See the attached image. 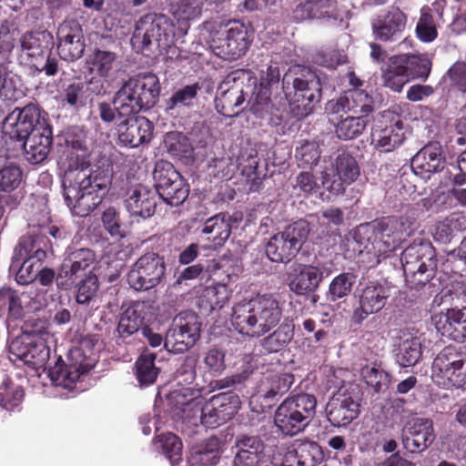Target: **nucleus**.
Returning <instances> with one entry per match:
<instances>
[{
	"label": "nucleus",
	"instance_id": "69168bd1",
	"mask_svg": "<svg viewBox=\"0 0 466 466\" xmlns=\"http://www.w3.org/2000/svg\"><path fill=\"white\" fill-rule=\"evenodd\" d=\"M361 376L367 385L371 387L376 392L382 390L390 382L389 374L375 366L362 368Z\"/></svg>",
	"mask_w": 466,
	"mask_h": 466
},
{
	"label": "nucleus",
	"instance_id": "ddd939ff",
	"mask_svg": "<svg viewBox=\"0 0 466 466\" xmlns=\"http://www.w3.org/2000/svg\"><path fill=\"white\" fill-rule=\"evenodd\" d=\"M360 175L357 160L349 153L339 154L329 167L321 173L323 187L334 196H341L346 187L354 183Z\"/></svg>",
	"mask_w": 466,
	"mask_h": 466
},
{
	"label": "nucleus",
	"instance_id": "4468645a",
	"mask_svg": "<svg viewBox=\"0 0 466 466\" xmlns=\"http://www.w3.org/2000/svg\"><path fill=\"white\" fill-rule=\"evenodd\" d=\"M57 229L46 228L44 227L32 226L26 234L22 236L14 248L11 261V268L19 266L22 259L35 260L43 262L49 250V240L47 233L56 237Z\"/></svg>",
	"mask_w": 466,
	"mask_h": 466
},
{
	"label": "nucleus",
	"instance_id": "a19ab883",
	"mask_svg": "<svg viewBox=\"0 0 466 466\" xmlns=\"http://www.w3.org/2000/svg\"><path fill=\"white\" fill-rule=\"evenodd\" d=\"M200 89L198 83L177 88L167 100V110L178 114L184 108L192 107Z\"/></svg>",
	"mask_w": 466,
	"mask_h": 466
},
{
	"label": "nucleus",
	"instance_id": "f257e3e1",
	"mask_svg": "<svg viewBox=\"0 0 466 466\" xmlns=\"http://www.w3.org/2000/svg\"><path fill=\"white\" fill-rule=\"evenodd\" d=\"M72 135L66 140V157L61 160L65 167L63 195L75 215L86 217L101 204L111 183V174L108 168H89L83 131L76 129Z\"/></svg>",
	"mask_w": 466,
	"mask_h": 466
},
{
	"label": "nucleus",
	"instance_id": "c85d7f7f",
	"mask_svg": "<svg viewBox=\"0 0 466 466\" xmlns=\"http://www.w3.org/2000/svg\"><path fill=\"white\" fill-rule=\"evenodd\" d=\"M152 307L145 301H136L127 306L120 315L117 332L121 338H127L137 332L144 323L150 321Z\"/></svg>",
	"mask_w": 466,
	"mask_h": 466
},
{
	"label": "nucleus",
	"instance_id": "680f3d73",
	"mask_svg": "<svg viewBox=\"0 0 466 466\" xmlns=\"http://www.w3.org/2000/svg\"><path fill=\"white\" fill-rule=\"evenodd\" d=\"M418 37L423 42H431L437 37L436 24L431 13V8L424 6L420 10V17L416 26Z\"/></svg>",
	"mask_w": 466,
	"mask_h": 466
},
{
	"label": "nucleus",
	"instance_id": "603ef678",
	"mask_svg": "<svg viewBox=\"0 0 466 466\" xmlns=\"http://www.w3.org/2000/svg\"><path fill=\"white\" fill-rule=\"evenodd\" d=\"M155 354L145 352L136 362L137 378L141 385L152 384L157 377V369L155 366Z\"/></svg>",
	"mask_w": 466,
	"mask_h": 466
},
{
	"label": "nucleus",
	"instance_id": "c03bdc74",
	"mask_svg": "<svg viewBox=\"0 0 466 466\" xmlns=\"http://www.w3.org/2000/svg\"><path fill=\"white\" fill-rule=\"evenodd\" d=\"M409 79L427 78L431 68V62L427 56L399 55Z\"/></svg>",
	"mask_w": 466,
	"mask_h": 466
},
{
	"label": "nucleus",
	"instance_id": "6e6552de",
	"mask_svg": "<svg viewBox=\"0 0 466 466\" xmlns=\"http://www.w3.org/2000/svg\"><path fill=\"white\" fill-rule=\"evenodd\" d=\"M174 36V25L167 15L147 14L137 22L131 42L141 52H155L168 48Z\"/></svg>",
	"mask_w": 466,
	"mask_h": 466
},
{
	"label": "nucleus",
	"instance_id": "4c0bfd02",
	"mask_svg": "<svg viewBox=\"0 0 466 466\" xmlns=\"http://www.w3.org/2000/svg\"><path fill=\"white\" fill-rule=\"evenodd\" d=\"M88 370V365L78 362H72L65 366L59 358L53 367H49L48 375L54 384L67 389L71 388L72 384L76 382L80 376L86 373Z\"/></svg>",
	"mask_w": 466,
	"mask_h": 466
},
{
	"label": "nucleus",
	"instance_id": "de8ad7c7",
	"mask_svg": "<svg viewBox=\"0 0 466 466\" xmlns=\"http://www.w3.org/2000/svg\"><path fill=\"white\" fill-rule=\"evenodd\" d=\"M346 106L350 113L363 116L372 111V98L365 91L352 89L345 93Z\"/></svg>",
	"mask_w": 466,
	"mask_h": 466
},
{
	"label": "nucleus",
	"instance_id": "423d86ee",
	"mask_svg": "<svg viewBox=\"0 0 466 466\" xmlns=\"http://www.w3.org/2000/svg\"><path fill=\"white\" fill-rule=\"evenodd\" d=\"M405 279L412 289H420L433 279L437 270L435 250L429 240L415 239L400 257Z\"/></svg>",
	"mask_w": 466,
	"mask_h": 466
},
{
	"label": "nucleus",
	"instance_id": "7ed1b4c3",
	"mask_svg": "<svg viewBox=\"0 0 466 466\" xmlns=\"http://www.w3.org/2000/svg\"><path fill=\"white\" fill-rule=\"evenodd\" d=\"M281 315L278 300L262 295L237 303L232 308L230 321L238 333L258 338L276 327Z\"/></svg>",
	"mask_w": 466,
	"mask_h": 466
},
{
	"label": "nucleus",
	"instance_id": "412c9836",
	"mask_svg": "<svg viewBox=\"0 0 466 466\" xmlns=\"http://www.w3.org/2000/svg\"><path fill=\"white\" fill-rule=\"evenodd\" d=\"M95 262V254L88 248L71 250L64 258L56 278L57 285L64 289H70L76 279Z\"/></svg>",
	"mask_w": 466,
	"mask_h": 466
},
{
	"label": "nucleus",
	"instance_id": "3c124183",
	"mask_svg": "<svg viewBox=\"0 0 466 466\" xmlns=\"http://www.w3.org/2000/svg\"><path fill=\"white\" fill-rule=\"evenodd\" d=\"M295 447L299 456V466H316L322 461L323 453L320 446L311 441H296Z\"/></svg>",
	"mask_w": 466,
	"mask_h": 466
},
{
	"label": "nucleus",
	"instance_id": "c9c22d12",
	"mask_svg": "<svg viewBox=\"0 0 466 466\" xmlns=\"http://www.w3.org/2000/svg\"><path fill=\"white\" fill-rule=\"evenodd\" d=\"M295 275L289 281V289L298 295L315 291L323 279V273L313 266L299 265L294 268Z\"/></svg>",
	"mask_w": 466,
	"mask_h": 466
},
{
	"label": "nucleus",
	"instance_id": "39448f33",
	"mask_svg": "<svg viewBox=\"0 0 466 466\" xmlns=\"http://www.w3.org/2000/svg\"><path fill=\"white\" fill-rule=\"evenodd\" d=\"M160 94V84L154 74L131 77L115 94L113 105L119 119L133 116L153 107Z\"/></svg>",
	"mask_w": 466,
	"mask_h": 466
},
{
	"label": "nucleus",
	"instance_id": "8fccbe9b",
	"mask_svg": "<svg viewBox=\"0 0 466 466\" xmlns=\"http://www.w3.org/2000/svg\"><path fill=\"white\" fill-rule=\"evenodd\" d=\"M293 383V376L288 373L272 376L267 379L259 388V393L265 399H273L286 393Z\"/></svg>",
	"mask_w": 466,
	"mask_h": 466
},
{
	"label": "nucleus",
	"instance_id": "0eeeda50",
	"mask_svg": "<svg viewBox=\"0 0 466 466\" xmlns=\"http://www.w3.org/2000/svg\"><path fill=\"white\" fill-rule=\"evenodd\" d=\"M317 400L308 393L287 398L276 410L274 422L285 435H296L303 431L316 414Z\"/></svg>",
	"mask_w": 466,
	"mask_h": 466
},
{
	"label": "nucleus",
	"instance_id": "9d476101",
	"mask_svg": "<svg viewBox=\"0 0 466 466\" xmlns=\"http://www.w3.org/2000/svg\"><path fill=\"white\" fill-rule=\"evenodd\" d=\"M309 233V223L299 220L270 238L266 254L273 262H289L301 248Z\"/></svg>",
	"mask_w": 466,
	"mask_h": 466
},
{
	"label": "nucleus",
	"instance_id": "a211bd4d",
	"mask_svg": "<svg viewBox=\"0 0 466 466\" xmlns=\"http://www.w3.org/2000/svg\"><path fill=\"white\" fill-rule=\"evenodd\" d=\"M246 76L243 71H236L228 74L218 87L215 98L217 111L227 117H233L238 115V109L245 101V95L242 87L237 84L240 76Z\"/></svg>",
	"mask_w": 466,
	"mask_h": 466
},
{
	"label": "nucleus",
	"instance_id": "473e14b6",
	"mask_svg": "<svg viewBox=\"0 0 466 466\" xmlns=\"http://www.w3.org/2000/svg\"><path fill=\"white\" fill-rule=\"evenodd\" d=\"M435 328L442 336L455 341L466 339V306L461 309H451L446 313L435 315Z\"/></svg>",
	"mask_w": 466,
	"mask_h": 466
},
{
	"label": "nucleus",
	"instance_id": "ea45409f",
	"mask_svg": "<svg viewBox=\"0 0 466 466\" xmlns=\"http://www.w3.org/2000/svg\"><path fill=\"white\" fill-rule=\"evenodd\" d=\"M220 442L210 438L203 444L193 449L189 463L191 466H214L219 461Z\"/></svg>",
	"mask_w": 466,
	"mask_h": 466
},
{
	"label": "nucleus",
	"instance_id": "a18cd8bd",
	"mask_svg": "<svg viewBox=\"0 0 466 466\" xmlns=\"http://www.w3.org/2000/svg\"><path fill=\"white\" fill-rule=\"evenodd\" d=\"M170 12L179 21H190L201 15L203 0H167Z\"/></svg>",
	"mask_w": 466,
	"mask_h": 466
},
{
	"label": "nucleus",
	"instance_id": "f03ea898",
	"mask_svg": "<svg viewBox=\"0 0 466 466\" xmlns=\"http://www.w3.org/2000/svg\"><path fill=\"white\" fill-rule=\"evenodd\" d=\"M415 225L416 219L410 215L360 225L356 232L360 260L369 268L375 267L411 234Z\"/></svg>",
	"mask_w": 466,
	"mask_h": 466
},
{
	"label": "nucleus",
	"instance_id": "6ab92c4d",
	"mask_svg": "<svg viewBox=\"0 0 466 466\" xmlns=\"http://www.w3.org/2000/svg\"><path fill=\"white\" fill-rule=\"evenodd\" d=\"M46 123L41 116L39 108L33 104L22 108L16 107L5 118L3 129L11 138L24 140L36 126Z\"/></svg>",
	"mask_w": 466,
	"mask_h": 466
},
{
	"label": "nucleus",
	"instance_id": "f3484780",
	"mask_svg": "<svg viewBox=\"0 0 466 466\" xmlns=\"http://www.w3.org/2000/svg\"><path fill=\"white\" fill-rule=\"evenodd\" d=\"M57 53L61 59L75 61L86 49L82 25L76 19H65L56 30Z\"/></svg>",
	"mask_w": 466,
	"mask_h": 466
},
{
	"label": "nucleus",
	"instance_id": "5701e85b",
	"mask_svg": "<svg viewBox=\"0 0 466 466\" xmlns=\"http://www.w3.org/2000/svg\"><path fill=\"white\" fill-rule=\"evenodd\" d=\"M406 23V15L398 7H390L372 18V35L380 42L397 41L400 38Z\"/></svg>",
	"mask_w": 466,
	"mask_h": 466
},
{
	"label": "nucleus",
	"instance_id": "cd10ccee",
	"mask_svg": "<svg viewBox=\"0 0 466 466\" xmlns=\"http://www.w3.org/2000/svg\"><path fill=\"white\" fill-rule=\"evenodd\" d=\"M389 296L390 289L386 285L379 282H370L360 294V307L353 313L356 321L361 322L369 315L382 309Z\"/></svg>",
	"mask_w": 466,
	"mask_h": 466
},
{
	"label": "nucleus",
	"instance_id": "f8f14e48",
	"mask_svg": "<svg viewBox=\"0 0 466 466\" xmlns=\"http://www.w3.org/2000/svg\"><path fill=\"white\" fill-rule=\"evenodd\" d=\"M201 324L191 311L177 314L167 331L164 346L167 351L183 353L192 348L200 336Z\"/></svg>",
	"mask_w": 466,
	"mask_h": 466
},
{
	"label": "nucleus",
	"instance_id": "393cba45",
	"mask_svg": "<svg viewBox=\"0 0 466 466\" xmlns=\"http://www.w3.org/2000/svg\"><path fill=\"white\" fill-rule=\"evenodd\" d=\"M117 124L118 140L124 146L137 147L152 138L153 125L145 116H122Z\"/></svg>",
	"mask_w": 466,
	"mask_h": 466
},
{
	"label": "nucleus",
	"instance_id": "37998d69",
	"mask_svg": "<svg viewBox=\"0 0 466 466\" xmlns=\"http://www.w3.org/2000/svg\"><path fill=\"white\" fill-rule=\"evenodd\" d=\"M116 56L115 53L105 50H96L86 60V72L89 75L108 76L113 69Z\"/></svg>",
	"mask_w": 466,
	"mask_h": 466
},
{
	"label": "nucleus",
	"instance_id": "e433bc0d",
	"mask_svg": "<svg viewBox=\"0 0 466 466\" xmlns=\"http://www.w3.org/2000/svg\"><path fill=\"white\" fill-rule=\"evenodd\" d=\"M237 221L228 213H218L208 218L201 232L208 236V239L214 242L215 246H222L229 238L233 223Z\"/></svg>",
	"mask_w": 466,
	"mask_h": 466
},
{
	"label": "nucleus",
	"instance_id": "dca6fc26",
	"mask_svg": "<svg viewBox=\"0 0 466 466\" xmlns=\"http://www.w3.org/2000/svg\"><path fill=\"white\" fill-rule=\"evenodd\" d=\"M163 258L156 253L141 256L127 273V282L136 290H147L156 287L165 274Z\"/></svg>",
	"mask_w": 466,
	"mask_h": 466
},
{
	"label": "nucleus",
	"instance_id": "20e7f679",
	"mask_svg": "<svg viewBox=\"0 0 466 466\" xmlns=\"http://www.w3.org/2000/svg\"><path fill=\"white\" fill-rule=\"evenodd\" d=\"M200 34L214 54L226 60L240 57L250 46L246 26L237 21H206L201 25Z\"/></svg>",
	"mask_w": 466,
	"mask_h": 466
},
{
	"label": "nucleus",
	"instance_id": "58836bf2",
	"mask_svg": "<svg viewBox=\"0 0 466 466\" xmlns=\"http://www.w3.org/2000/svg\"><path fill=\"white\" fill-rule=\"evenodd\" d=\"M53 341V335L48 332H44L39 336L33 335V343L26 360V364L35 369L46 368L50 358V344Z\"/></svg>",
	"mask_w": 466,
	"mask_h": 466
},
{
	"label": "nucleus",
	"instance_id": "4d7b16f0",
	"mask_svg": "<svg viewBox=\"0 0 466 466\" xmlns=\"http://www.w3.org/2000/svg\"><path fill=\"white\" fill-rule=\"evenodd\" d=\"M292 337L291 328L289 325H282L265 338L261 345L268 352H278L291 340Z\"/></svg>",
	"mask_w": 466,
	"mask_h": 466
},
{
	"label": "nucleus",
	"instance_id": "bf43d9fd",
	"mask_svg": "<svg viewBox=\"0 0 466 466\" xmlns=\"http://www.w3.org/2000/svg\"><path fill=\"white\" fill-rule=\"evenodd\" d=\"M354 282L355 276L351 273H341L335 277L329 287V299L336 301L347 297L351 292Z\"/></svg>",
	"mask_w": 466,
	"mask_h": 466
},
{
	"label": "nucleus",
	"instance_id": "f704fd0d",
	"mask_svg": "<svg viewBox=\"0 0 466 466\" xmlns=\"http://www.w3.org/2000/svg\"><path fill=\"white\" fill-rule=\"evenodd\" d=\"M395 344V360L400 367L414 366L421 358V342L416 332L400 329Z\"/></svg>",
	"mask_w": 466,
	"mask_h": 466
},
{
	"label": "nucleus",
	"instance_id": "4be33fe9",
	"mask_svg": "<svg viewBox=\"0 0 466 466\" xmlns=\"http://www.w3.org/2000/svg\"><path fill=\"white\" fill-rule=\"evenodd\" d=\"M240 408V400L232 392L212 396L204 404V425L215 428L231 419Z\"/></svg>",
	"mask_w": 466,
	"mask_h": 466
},
{
	"label": "nucleus",
	"instance_id": "13d9d810",
	"mask_svg": "<svg viewBox=\"0 0 466 466\" xmlns=\"http://www.w3.org/2000/svg\"><path fill=\"white\" fill-rule=\"evenodd\" d=\"M182 178L181 175L168 162H160L156 165L154 179L156 181V191L165 189L174 185Z\"/></svg>",
	"mask_w": 466,
	"mask_h": 466
},
{
	"label": "nucleus",
	"instance_id": "1a4fd4ad",
	"mask_svg": "<svg viewBox=\"0 0 466 466\" xmlns=\"http://www.w3.org/2000/svg\"><path fill=\"white\" fill-rule=\"evenodd\" d=\"M292 81V89L287 87L286 98L289 113L296 118H303L312 113L321 96L319 76L309 68H299Z\"/></svg>",
	"mask_w": 466,
	"mask_h": 466
},
{
	"label": "nucleus",
	"instance_id": "864d4df0",
	"mask_svg": "<svg viewBox=\"0 0 466 466\" xmlns=\"http://www.w3.org/2000/svg\"><path fill=\"white\" fill-rule=\"evenodd\" d=\"M270 87L259 83L255 85L254 90L248 99L250 109L259 116H263L264 113H272V107L270 102Z\"/></svg>",
	"mask_w": 466,
	"mask_h": 466
},
{
	"label": "nucleus",
	"instance_id": "09e8293b",
	"mask_svg": "<svg viewBox=\"0 0 466 466\" xmlns=\"http://www.w3.org/2000/svg\"><path fill=\"white\" fill-rule=\"evenodd\" d=\"M313 14L316 19H328L341 22L347 11L338 6L336 0H311Z\"/></svg>",
	"mask_w": 466,
	"mask_h": 466
},
{
	"label": "nucleus",
	"instance_id": "e2e57ef3",
	"mask_svg": "<svg viewBox=\"0 0 466 466\" xmlns=\"http://www.w3.org/2000/svg\"><path fill=\"white\" fill-rule=\"evenodd\" d=\"M62 101L74 108L86 106L87 95L85 92V85L81 82L67 85L61 93Z\"/></svg>",
	"mask_w": 466,
	"mask_h": 466
},
{
	"label": "nucleus",
	"instance_id": "5fc2aeb1",
	"mask_svg": "<svg viewBox=\"0 0 466 466\" xmlns=\"http://www.w3.org/2000/svg\"><path fill=\"white\" fill-rule=\"evenodd\" d=\"M157 198H161L167 204L177 207L185 202L189 194L188 185L182 177L167 188L157 191Z\"/></svg>",
	"mask_w": 466,
	"mask_h": 466
},
{
	"label": "nucleus",
	"instance_id": "bb28decb",
	"mask_svg": "<svg viewBox=\"0 0 466 466\" xmlns=\"http://www.w3.org/2000/svg\"><path fill=\"white\" fill-rule=\"evenodd\" d=\"M234 466H262L267 461L266 447L258 436H240L233 447Z\"/></svg>",
	"mask_w": 466,
	"mask_h": 466
},
{
	"label": "nucleus",
	"instance_id": "7c9ffc66",
	"mask_svg": "<svg viewBox=\"0 0 466 466\" xmlns=\"http://www.w3.org/2000/svg\"><path fill=\"white\" fill-rule=\"evenodd\" d=\"M52 131L46 123L36 126L34 132L25 138L23 147L25 159L31 164L43 162L50 152Z\"/></svg>",
	"mask_w": 466,
	"mask_h": 466
},
{
	"label": "nucleus",
	"instance_id": "774afa93",
	"mask_svg": "<svg viewBox=\"0 0 466 466\" xmlns=\"http://www.w3.org/2000/svg\"><path fill=\"white\" fill-rule=\"evenodd\" d=\"M99 288L98 279L95 275H89L83 279L78 287L76 294V302L86 304L90 302L96 295Z\"/></svg>",
	"mask_w": 466,
	"mask_h": 466
},
{
	"label": "nucleus",
	"instance_id": "79ce46f5",
	"mask_svg": "<svg viewBox=\"0 0 466 466\" xmlns=\"http://www.w3.org/2000/svg\"><path fill=\"white\" fill-rule=\"evenodd\" d=\"M401 61L397 56L389 59L387 67L382 70L383 85L395 92H400L406 83L410 81Z\"/></svg>",
	"mask_w": 466,
	"mask_h": 466
},
{
	"label": "nucleus",
	"instance_id": "338daca9",
	"mask_svg": "<svg viewBox=\"0 0 466 466\" xmlns=\"http://www.w3.org/2000/svg\"><path fill=\"white\" fill-rule=\"evenodd\" d=\"M40 266L41 262L30 259H22V261L19 262V266L11 268L16 271L15 279L17 283L21 285H27L32 283L37 278V272L39 271Z\"/></svg>",
	"mask_w": 466,
	"mask_h": 466
},
{
	"label": "nucleus",
	"instance_id": "0e129e2a",
	"mask_svg": "<svg viewBox=\"0 0 466 466\" xmlns=\"http://www.w3.org/2000/svg\"><path fill=\"white\" fill-rule=\"evenodd\" d=\"M320 157V151L316 142L306 141L297 147L296 158L301 167H311L315 166Z\"/></svg>",
	"mask_w": 466,
	"mask_h": 466
},
{
	"label": "nucleus",
	"instance_id": "c756f323",
	"mask_svg": "<svg viewBox=\"0 0 466 466\" xmlns=\"http://www.w3.org/2000/svg\"><path fill=\"white\" fill-rule=\"evenodd\" d=\"M52 44L53 35L46 30L25 33L20 39V56L34 66L49 53Z\"/></svg>",
	"mask_w": 466,
	"mask_h": 466
},
{
	"label": "nucleus",
	"instance_id": "72a5a7b5",
	"mask_svg": "<svg viewBox=\"0 0 466 466\" xmlns=\"http://www.w3.org/2000/svg\"><path fill=\"white\" fill-rule=\"evenodd\" d=\"M444 167L441 146L431 142L423 147L411 159V168L423 177L441 171Z\"/></svg>",
	"mask_w": 466,
	"mask_h": 466
},
{
	"label": "nucleus",
	"instance_id": "a878e982",
	"mask_svg": "<svg viewBox=\"0 0 466 466\" xmlns=\"http://www.w3.org/2000/svg\"><path fill=\"white\" fill-rule=\"evenodd\" d=\"M433 422L430 419L415 418L402 431L401 441L410 452L426 450L434 441Z\"/></svg>",
	"mask_w": 466,
	"mask_h": 466
},
{
	"label": "nucleus",
	"instance_id": "9b49d317",
	"mask_svg": "<svg viewBox=\"0 0 466 466\" xmlns=\"http://www.w3.org/2000/svg\"><path fill=\"white\" fill-rule=\"evenodd\" d=\"M362 393L358 384H343L327 404L329 421L336 427L349 425L360 414Z\"/></svg>",
	"mask_w": 466,
	"mask_h": 466
},
{
	"label": "nucleus",
	"instance_id": "aec40b11",
	"mask_svg": "<svg viewBox=\"0 0 466 466\" xmlns=\"http://www.w3.org/2000/svg\"><path fill=\"white\" fill-rule=\"evenodd\" d=\"M404 140L403 124L400 116L392 112H384L380 125L371 132V144L382 152H390Z\"/></svg>",
	"mask_w": 466,
	"mask_h": 466
},
{
	"label": "nucleus",
	"instance_id": "6e6d98bb",
	"mask_svg": "<svg viewBox=\"0 0 466 466\" xmlns=\"http://www.w3.org/2000/svg\"><path fill=\"white\" fill-rule=\"evenodd\" d=\"M157 443L172 465L181 460L182 442L177 435L171 432L161 434L157 436Z\"/></svg>",
	"mask_w": 466,
	"mask_h": 466
},
{
	"label": "nucleus",
	"instance_id": "2f4dec72",
	"mask_svg": "<svg viewBox=\"0 0 466 466\" xmlns=\"http://www.w3.org/2000/svg\"><path fill=\"white\" fill-rule=\"evenodd\" d=\"M171 400L175 402L176 414L190 425H204V401L201 398L192 397L190 389L174 391Z\"/></svg>",
	"mask_w": 466,
	"mask_h": 466
},
{
	"label": "nucleus",
	"instance_id": "b1692460",
	"mask_svg": "<svg viewBox=\"0 0 466 466\" xmlns=\"http://www.w3.org/2000/svg\"><path fill=\"white\" fill-rule=\"evenodd\" d=\"M124 203L131 216L147 218L156 211L157 193L142 184L130 185L126 191Z\"/></svg>",
	"mask_w": 466,
	"mask_h": 466
},
{
	"label": "nucleus",
	"instance_id": "2eb2a0df",
	"mask_svg": "<svg viewBox=\"0 0 466 466\" xmlns=\"http://www.w3.org/2000/svg\"><path fill=\"white\" fill-rule=\"evenodd\" d=\"M432 379L442 387H461L466 383V369L461 354L451 347H445L432 363Z\"/></svg>",
	"mask_w": 466,
	"mask_h": 466
},
{
	"label": "nucleus",
	"instance_id": "052dcab7",
	"mask_svg": "<svg viewBox=\"0 0 466 466\" xmlns=\"http://www.w3.org/2000/svg\"><path fill=\"white\" fill-rule=\"evenodd\" d=\"M23 172L15 164H8L0 168V192L11 193L21 184Z\"/></svg>",
	"mask_w": 466,
	"mask_h": 466
},
{
	"label": "nucleus",
	"instance_id": "49530a36",
	"mask_svg": "<svg viewBox=\"0 0 466 466\" xmlns=\"http://www.w3.org/2000/svg\"><path fill=\"white\" fill-rule=\"evenodd\" d=\"M367 123L363 116H347L336 125V135L342 140L354 139L363 133Z\"/></svg>",
	"mask_w": 466,
	"mask_h": 466
}]
</instances>
